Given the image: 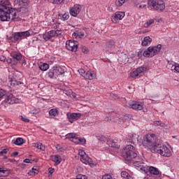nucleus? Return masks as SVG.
<instances>
[{
	"label": "nucleus",
	"instance_id": "ddd939ff",
	"mask_svg": "<svg viewBox=\"0 0 179 179\" xmlns=\"http://www.w3.org/2000/svg\"><path fill=\"white\" fill-rule=\"evenodd\" d=\"M129 107L133 110H138L141 111V110H143V103L140 101H133L129 103Z\"/></svg>",
	"mask_w": 179,
	"mask_h": 179
},
{
	"label": "nucleus",
	"instance_id": "2f4dec72",
	"mask_svg": "<svg viewBox=\"0 0 179 179\" xmlns=\"http://www.w3.org/2000/svg\"><path fill=\"white\" fill-rule=\"evenodd\" d=\"M20 5L22 6V8H27V6H29V1L26 0H22L20 1Z\"/></svg>",
	"mask_w": 179,
	"mask_h": 179
},
{
	"label": "nucleus",
	"instance_id": "a19ab883",
	"mask_svg": "<svg viewBox=\"0 0 179 179\" xmlns=\"http://www.w3.org/2000/svg\"><path fill=\"white\" fill-rule=\"evenodd\" d=\"M78 72H79L80 75H81V76H83V78L85 77V75L86 74V71H85V69H80L78 70Z\"/></svg>",
	"mask_w": 179,
	"mask_h": 179
},
{
	"label": "nucleus",
	"instance_id": "8fccbe9b",
	"mask_svg": "<svg viewBox=\"0 0 179 179\" xmlns=\"http://www.w3.org/2000/svg\"><path fill=\"white\" fill-rule=\"evenodd\" d=\"M21 120L24 122H30V120L27 119L26 117H23V116H21Z\"/></svg>",
	"mask_w": 179,
	"mask_h": 179
},
{
	"label": "nucleus",
	"instance_id": "7ed1b4c3",
	"mask_svg": "<svg viewBox=\"0 0 179 179\" xmlns=\"http://www.w3.org/2000/svg\"><path fill=\"white\" fill-rule=\"evenodd\" d=\"M122 156L126 162L133 163L135 167H138V169L140 168V170H143L145 173H147L146 168L142 166L143 163L141 161H135L138 154H136V150H135V147H134V145H127L126 147H124L122 150Z\"/></svg>",
	"mask_w": 179,
	"mask_h": 179
},
{
	"label": "nucleus",
	"instance_id": "49530a36",
	"mask_svg": "<svg viewBox=\"0 0 179 179\" xmlns=\"http://www.w3.org/2000/svg\"><path fill=\"white\" fill-rule=\"evenodd\" d=\"M71 142H73L74 143H79V138L74 136L73 138L71 140Z\"/></svg>",
	"mask_w": 179,
	"mask_h": 179
},
{
	"label": "nucleus",
	"instance_id": "09e8293b",
	"mask_svg": "<svg viewBox=\"0 0 179 179\" xmlns=\"http://www.w3.org/2000/svg\"><path fill=\"white\" fill-rule=\"evenodd\" d=\"M110 97L112 99H114V100H118V99H120V97H118L117 94H111Z\"/></svg>",
	"mask_w": 179,
	"mask_h": 179
},
{
	"label": "nucleus",
	"instance_id": "338daca9",
	"mask_svg": "<svg viewBox=\"0 0 179 179\" xmlns=\"http://www.w3.org/2000/svg\"><path fill=\"white\" fill-rule=\"evenodd\" d=\"M125 1V2H127V1H128V0H124Z\"/></svg>",
	"mask_w": 179,
	"mask_h": 179
},
{
	"label": "nucleus",
	"instance_id": "37998d69",
	"mask_svg": "<svg viewBox=\"0 0 179 179\" xmlns=\"http://www.w3.org/2000/svg\"><path fill=\"white\" fill-rule=\"evenodd\" d=\"M6 94V91H5L4 90L0 89V99H2V97H3V96H5Z\"/></svg>",
	"mask_w": 179,
	"mask_h": 179
},
{
	"label": "nucleus",
	"instance_id": "20e7f679",
	"mask_svg": "<svg viewBox=\"0 0 179 179\" xmlns=\"http://www.w3.org/2000/svg\"><path fill=\"white\" fill-rule=\"evenodd\" d=\"M162 50V45H157V46H150L144 52L139 51L137 54L138 58H142V56L147 57L148 58H152V57H155V55H157L160 50Z\"/></svg>",
	"mask_w": 179,
	"mask_h": 179
},
{
	"label": "nucleus",
	"instance_id": "39448f33",
	"mask_svg": "<svg viewBox=\"0 0 179 179\" xmlns=\"http://www.w3.org/2000/svg\"><path fill=\"white\" fill-rule=\"evenodd\" d=\"M19 101V99L16 98L13 94L6 95L5 99L0 104L1 110H6L8 105L16 104Z\"/></svg>",
	"mask_w": 179,
	"mask_h": 179
},
{
	"label": "nucleus",
	"instance_id": "9b49d317",
	"mask_svg": "<svg viewBox=\"0 0 179 179\" xmlns=\"http://www.w3.org/2000/svg\"><path fill=\"white\" fill-rule=\"evenodd\" d=\"M22 58V54L15 53L13 55L12 58H9L7 59V62L8 64H11V65H16V64H17V62H19V61H20Z\"/></svg>",
	"mask_w": 179,
	"mask_h": 179
},
{
	"label": "nucleus",
	"instance_id": "e2e57ef3",
	"mask_svg": "<svg viewBox=\"0 0 179 179\" xmlns=\"http://www.w3.org/2000/svg\"><path fill=\"white\" fill-rule=\"evenodd\" d=\"M124 120H127V116H124Z\"/></svg>",
	"mask_w": 179,
	"mask_h": 179
},
{
	"label": "nucleus",
	"instance_id": "a878e982",
	"mask_svg": "<svg viewBox=\"0 0 179 179\" xmlns=\"http://www.w3.org/2000/svg\"><path fill=\"white\" fill-rule=\"evenodd\" d=\"M107 144L108 145V146H110V148H120V145H118V144H117V143L114 142V141L113 140H107Z\"/></svg>",
	"mask_w": 179,
	"mask_h": 179
},
{
	"label": "nucleus",
	"instance_id": "69168bd1",
	"mask_svg": "<svg viewBox=\"0 0 179 179\" xmlns=\"http://www.w3.org/2000/svg\"><path fill=\"white\" fill-rule=\"evenodd\" d=\"M73 34L76 35V33H73Z\"/></svg>",
	"mask_w": 179,
	"mask_h": 179
},
{
	"label": "nucleus",
	"instance_id": "f257e3e1",
	"mask_svg": "<svg viewBox=\"0 0 179 179\" xmlns=\"http://www.w3.org/2000/svg\"><path fill=\"white\" fill-rule=\"evenodd\" d=\"M143 145L145 148L150 149L152 152L159 153L161 156H164L165 157H170L171 156L170 149L167 146L164 145L162 143H160L159 140H156L155 134H147L144 137Z\"/></svg>",
	"mask_w": 179,
	"mask_h": 179
},
{
	"label": "nucleus",
	"instance_id": "5701e85b",
	"mask_svg": "<svg viewBox=\"0 0 179 179\" xmlns=\"http://www.w3.org/2000/svg\"><path fill=\"white\" fill-rule=\"evenodd\" d=\"M51 159H52V161L56 163L57 164H59V163L62 162V159L59 155H54L51 157Z\"/></svg>",
	"mask_w": 179,
	"mask_h": 179
},
{
	"label": "nucleus",
	"instance_id": "473e14b6",
	"mask_svg": "<svg viewBox=\"0 0 179 179\" xmlns=\"http://www.w3.org/2000/svg\"><path fill=\"white\" fill-rule=\"evenodd\" d=\"M57 113H58V110L56 108L51 109L49 111V115H52L53 117H55V115H57Z\"/></svg>",
	"mask_w": 179,
	"mask_h": 179
},
{
	"label": "nucleus",
	"instance_id": "c756f323",
	"mask_svg": "<svg viewBox=\"0 0 179 179\" xmlns=\"http://www.w3.org/2000/svg\"><path fill=\"white\" fill-rule=\"evenodd\" d=\"M23 138H17L15 141L14 143L15 145H17V146H20V145H23Z\"/></svg>",
	"mask_w": 179,
	"mask_h": 179
},
{
	"label": "nucleus",
	"instance_id": "e433bc0d",
	"mask_svg": "<svg viewBox=\"0 0 179 179\" xmlns=\"http://www.w3.org/2000/svg\"><path fill=\"white\" fill-rule=\"evenodd\" d=\"M9 152V149L8 148H3L0 149V156H3L4 155H6Z\"/></svg>",
	"mask_w": 179,
	"mask_h": 179
},
{
	"label": "nucleus",
	"instance_id": "5fc2aeb1",
	"mask_svg": "<svg viewBox=\"0 0 179 179\" xmlns=\"http://www.w3.org/2000/svg\"><path fill=\"white\" fill-rule=\"evenodd\" d=\"M48 171H49L50 174H54L55 169H54L53 168H49Z\"/></svg>",
	"mask_w": 179,
	"mask_h": 179
},
{
	"label": "nucleus",
	"instance_id": "f704fd0d",
	"mask_svg": "<svg viewBox=\"0 0 179 179\" xmlns=\"http://www.w3.org/2000/svg\"><path fill=\"white\" fill-rule=\"evenodd\" d=\"M155 23V20L151 19L147 21V22L144 24L145 27H149L151 24H153Z\"/></svg>",
	"mask_w": 179,
	"mask_h": 179
},
{
	"label": "nucleus",
	"instance_id": "58836bf2",
	"mask_svg": "<svg viewBox=\"0 0 179 179\" xmlns=\"http://www.w3.org/2000/svg\"><path fill=\"white\" fill-rule=\"evenodd\" d=\"M61 19L64 21V22H65V20H68V19H69V13H64L62 16V17H61Z\"/></svg>",
	"mask_w": 179,
	"mask_h": 179
},
{
	"label": "nucleus",
	"instance_id": "dca6fc26",
	"mask_svg": "<svg viewBox=\"0 0 179 179\" xmlns=\"http://www.w3.org/2000/svg\"><path fill=\"white\" fill-rule=\"evenodd\" d=\"M9 40H11L13 43H17V41H20L22 40L20 34L19 32H15L13 34V36L9 38Z\"/></svg>",
	"mask_w": 179,
	"mask_h": 179
},
{
	"label": "nucleus",
	"instance_id": "1a4fd4ad",
	"mask_svg": "<svg viewBox=\"0 0 179 179\" xmlns=\"http://www.w3.org/2000/svg\"><path fill=\"white\" fill-rule=\"evenodd\" d=\"M78 41L69 40L66 41V48L69 51H72L73 52H76L78 51Z\"/></svg>",
	"mask_w": 179,
	"mask_h": 179
},
{
	"label": "nucleus",
	"instance_id": "f8f14e48",
	"mask_svg": "<svg viewBox=\"0 0 179 179\" xmlns=\"http://www.w3.org/2000/svg\"><path fill=\"white\" fill-rule=\"evenodd\" d=\"M82 10V6L79 4H75L73 8H70V15L71 16H73L74 17H76L78 16V13H80V11Z\"/></svg>",
	"mask_w": 179,
	"mask_h": 179
},
{
	"label": "nucleus",
	"instance_id": "052dcab7",
	"mask_svg": "<svg viewBox=\"0 0 179 179\" xmlns=\"http://www.w3.org/2000/svg\"><path fill=\"white\" fill-rule=\"evenodd\" d=\"M99 141H106V137H104V136H101L100 138H99Z\"/></svg>",
	"mask_w": 179,
	"mask_h": 179
},
{
	"label": "nucleus",
	"instance_id": "423d86ee",
	"mask_svg": "<svg viewBox=\"0 0 179 179\" xmlns=\"http://www.w3.org/2000/svg\"><path fill=\"white\" fill-rule=\"evenodd\" d=\"M148 5L151 9L157 10V12H163L166 9V5L162 0H149Z\"/></svg>",
	"mask_w": 179,
	"mask_h": 179
},
{
	"label": "nucleus",
	"instance_id": "de8ad7c7",
	"mask_svg": "<svg viewBox=\"0 0 179 179\" xmlns=\"http://www.w3.org/2000/svg\"><path fill=\"white\" fill-rule=\"evenodd\" d=\"M102 179H113V177H111L110 174H105L102 177Z\"/></svg>",
	"mask_w": 179,
	"mask_h": 179
},
{
	"label": "nucleus",
	"instance_id": "cd10ccee",
	"mask_svg": "<svg viewBox=\"0 0 179 179\" xmlns=\"http://www.w3.org/2000/svg\"><path fill=\"white\" fill-rule=\"evenodd\" d=\"M168 68L169 69H171V71H174V72H178V65L177 64H169L168 65Z\"/></svg>",
	"mask_w": 179,
	"mask_h": 179
},
{
	"label": "nucleus",
	"instance_id": "3c124183",
	"mask_svg": "<svg viewBox=\"0 0 179 179\" xmlns=\"http://www.w3.org/2000/svg\"><path fill=\"white\" fill-rule=\"evenodd\" d=\"M81 145H85V143H86V139L85 138H79V143Z\"/></svg>",
	"mask_w": 179,
	"mask_h": 179
},
{
	"label": "nucleus",
	"instance_id": "0eeeda50",
	"mask_svg": "<svg viewBox=\"0 0 179 179\" xmlns=\"http://www.w3.org/2000/svg\"><path fill=\"white\" fill-rule=\"evenodd\" d=\"M65 73V70L62 69L61 66H53L52 69L49 70L48 73V76L50 79H54V78H57L59 75H64Z\"/></svg>",
	"mask_w": 179,
	"mask_h": 179
},
{
	"label": "nucleus",
	"instance_id": "9d476101",
	"mask_svg": "<svg viewBox=\"0 0 179 179\" xmlns=\"http://www.w3.org/2000/svg\"><path fill=\"white\" fill-rule=\"evenodd\" d=\"M124 16H125L124 12L117 11L111 17V20L113 23H118V21L122 20Z\"/></svg>",
	"mask_w": 179,
	"mask_h": 179
},
{
	"label": "nucleus",
	"instance_id": "c85d7f7f",
	"mask_svg": "<svg viewBox=\"0 0 179 179\" xmlns=\"http://www.w3.org/2000/svg\"><path fill=\"white\" fill-rule=\"evenodd\" d=\"M149 171L151 174H154L155 176H157L159 174V169L153 166L150 167Z\"/></svg>",
	"mask_w": 179,
	"mask_h": 179
},
{
	"label": "nucleus",
	"instance_id": "412c9836",
	"mask_svg": "<svg viewBox=\"0 0 179 179\" xmlns=\"http://www.w3.org/2000/svg\"><path fill=\"white\" fill-rule=\"evenodd\" d=\"M8 82H10V85H13V86H19V85H22V82L11 78L10 76L8 77Z\"/></svg>",
	"mask_w": 179,
	"mask_h": 179
},
{
	"label": "nucleus",
	"instance_id": "bf43d9fd",
	"mask_svg": "<svg viewBox=\"0 0 179 179\" xmlns=\"http://www.w3.org/2000/svg\"><path fill=\"white\" fill-rule=\"evenodd\" d=\"M33 113L34 114H38L40 113V110H34Z\"/></svg>",
	"mask_w": 179,
	"mask_h": 179
},
{
	"label": "nucleus",
	"instance_id": "a18cd8bd",
	"mask_svg": "<svg viewBox=\"0 0 179 179\" xmlns=\"http://www.w3.org/2000/svg\"><path fill=\"white\" fill-rule=\"evenodd\" d=\"M82 52H84V54H87L88 50L85 46H81Z\"/></svg>",
	"mask_w": 179,
	"mask_h": 179
},
{
	"label": "nucleus",
	"instance_id": "c03bdc74",
	"mask_svg": "<svg viewBox=\"0 0 179 179\" xmlns=\"http://www.w3.org/2000/svg\"><path fill=\"white\" fill-rule=\"evenodd\" d=\"M0 173H6L7 174H9V171L5 168H0Z\"/></svg>",
	"mask_w": 179,
	"mask_h": 179
},
{
	"label": "nucleus",
	"instance_id": "864d4df0",
	"mask_svg": "<svg viewBox=\"0 0 179 179\" xmlns=\"http://www.w3.org/2000/svg\"><path fill=\"white\" fill-rule=\"evenodd\" d=\"M0 61H1V62H5V61H6V57H5V56L1 55Z\"/></svg>",
	"mask_w": 179,
	"mask_h": 179
},
{
	"label": "nucleus",
	"instance_id": "0e129e2a",
	"mask_svg": "<svg viewBox=\"0 0 179 179\" xmlns=\"http://www.w3.org/2000/svg\"><path fill=\"white\" fill-rule=\"evenodd\" d=\"M4 159H8V157H4Z\"/></svg>",
	"mask_w": 179,
	"mask_h": 179
},
{
	"label": "nucleus",
	"instance_id": "6ab92c4d",
	"mask_svg": "<svg viewBox=\"0 0 179 179\" xmlns=\"http://www.w3.org/2000/svg\"><path fill=\"white\" fill-rule=\"evenodd\" d=\"M96 78V74L94 73H92V71H86L85 74L84 75L85 79H89L90 80H92V79H94Z\"/></svg>",
	"mask_w": 179,
	"mask_h": 179
},
{
	"label": "nucleus",
	"instance_id": "6e6552de",
	"mask_svg": "<svg viewBox=\"0 0 179 179\" xmlns=\"http://www.w3.org/2000/svg\"><path fill=\"white\" fill-rule=\"evenodd\" d=\"M62 34V31L61 30H51L43 34V38L45 41H48L52 37H58V36H61Z\"/></svg>",
	"mask_w": 179,
	"mask_h": 179
},
{
	"label": "nucleus",
	"instance_id": "603ef678",
	"mask_svg": "<svg viewBox=\"0 0 179 179\" xmlns=\"http://www.w3.org/2000/svg\"><path fill=\"white\" fill-rule=\"evenodd\" d=\"M52 3H56L57 5H59V3H61V2H62V0H53Z\"/></svg>",
	"mask_w": 179,
	"mask_h": 179
},
{
	"label": "nucleus",
	"instance_id": "bb28decb",
	"mask_svg": "<svg viewBox=\"0 0 179 179\" xmlns=\"http://www.w3.org/2000/svg\"><path fill=\"white\" fill-rule=\"evenodd\" d=\"M39 68L41 71H45L48 69V68H50V65L47 63H41Z\"/></svg>",
	"mask_w": 179,
	"mask_h": 179
},
{
	"label": "nucleus",
	"instance_id": "6e6d98bb",
	"mask_svg": "<svg viewBox=\"0 0 179 179\" xmlns=\"http://www.w3.org/2000/svg\"><path fill=\"white\" fill-rule=\"evenodd\" d=\"M32 173H34V175L38 174V171L34 168H32Z\"/></svg>",
	"mask_w": 179,
	"mask_h": 179
},
{
	"label": "nucleus",
	"instance_id": "79ce46f5",
	"mask_svg": "<svg viewBox=\"0 0 179 179\" xmlns=\"http://www.w3.org/2000/svg\"><path fill=\"white\" fill-rule=\"evenodd\" d=\"M78 155L79 156H80V158L85 157V156H86V152H85V151L82 150H78Z\"/></svg>",
	"mask_w": 179,
	"mask_h": 179
},
{
	"label": "nucleus",
	"instance_id": "aec40b11",
	"mask_svg": "<svg viewBox=\"0 0 179 179\" xmlns=\"http://www.w3.org/2000/svg\"><path fill=\"white\" fill-rule=\"evenodd\" d=\"M118 60L120 62H121V64H126L129 61V58L128 57L127 55L124 54L119 57Z\"/></svg>",
	"mask_w": 179,
	"mask_h": 179
},
{
	"label": "nucleus",
	"instance_id": "680f3d73",
	"mask_svg": "<svg viewBox=\"0 0 179 179\" xmlns=\"http://www.w3.org/2000/svg\"><path fill=\"white\" fill-rule=\"evenodd\" d=\"M73 97L75 99L76 97V95L75 94H73Z\"/></svg>",
	"mask_w": 179,
	"mask_h": 179
},
{
	"label": "nucleus",
	"instance_id": "c9c22d12",
	"mask_svg": "<svg viewBox=\"0 0 179 179\" xmlns=\"http://www.w3.org/2000/svg\"><path fill=\"white\" fill-rule=\"evenodd\" d=\"M147 68L143 66H141L138 68H137L136 70H137V72L138 73H142V72H145V71H146Z\"/></svg>",
	"mask_w": 179,
	"mask_h": 179
},
{
	"label": "nucleus",
	"instance_id": "b1692460",
	"mask_svg": "<svg viewBox=\"0 0 179 179\" xmlns=\"http://www.w3.org/2000/svg\"><path fill=\"white\" fill-rule=\"evenodd\" d=\"M114 47H115V42H114V41H110L106 45V51H110V50H112Z\"/></svg>",
	"mask_w": 179,
	"mask_h": 179
},
{
	"label": "nucleus",
	"instance_id": "f3484780",
	"mask_svg": "<svg viewBox=\"0 0 179 179\" xmlns=\"http://www.w3.org/2000/svg\"><path fill=\"white\" fill-rule=\"evenodd\" d=\"M80 161L82 163H84V164H90V166L93 164L92 158L89 157L87 155H85L84 157H81Z\"/></svg>",
	"mask_w": 179,
	"mask_h": 179
},
{
	"label": "nucleus",
	"instance_id": "a211bd4d",
	"mask_svg": "<svg viewBox=\"0 0 179 179\" xmlns=\"http://www.w3.org/2000/svg\"><path fill=\"white\" fill-rule=\"evenodd\" d=\"M152 43V38L150 36H145L143 40L142 41L141 45L143 47H148V45H150Z\"/></svg>",
	"mask_w": 179,
	"mask_h": 179
},
{
	"label": "nucleus",
	"instance_id": "4be33fe9",
	"mask_svg": "<svg viewBox=\"0 0 179 179\" xmlns=\"http://www.w3.org/2000/svg\"><path fill=\"white\" fill-rule=\"evenodd\" d=\"M19 33L21 37V40H23V38H27V37H30V31H20Z\"/></svg>",
	"mask_w": 179,
	"mask_h": 179
},
{
	"label": "nucleus",
	"instance_id": "4468645a",
	"mask_svg": "<svg viewBox=\"0 0 179 179\" xmlns=\"http://www.w3.org/2000/svg\"><path fill=\"white\" fill-rule=\"evenodd\" d=\"M134 8L138 9V10H142V9H145V8H146V3L144 1L136 0L134 1Z\"/></svg>",
	"mask_w": 179,
	"mask_h": 179
},
{
	"label": "nucleus",
	"instance_id": "393cba45",
	"mask_svg": "<svg viewBox=\"0 0 179 179\" xmlns=\"http://www.w3.org/2000/svg\"><path fill=\"white\" fill-rule=\"evenodd\" d=\"M154 127H161V128H166V124L160 120H156L153 122Z\"/></svg>",
	"mask_w": 179,
	"mask_h": 179
},
{
	"label": "nucleus",
	"instance_id": "7c9ffc66",
	"mask_svg": "<svg viewBox=\"0 0 179 179\" xmlns=\"http://www.w3.org/2000/svg\"><path fill=\"white\" fill-rule=\"evenodd\" d=\"M76 136V134L75 133H69L66 135V139H69L70 141H72L73 138Z\"/></svg>",
	"mask_w": 179,
	"mask_h": 179
},
{
	"label": "nucleus",
	"instance_id": "4d7b16f0",
	"mask_svg": "<svg viewBox=\"0 0 179 179\" xmlns=\"http://www.w3.org/2000/svg\"><path fill=\"white\" fill-rule=\"evenodd\" d=\"M24 163H31V162H30V159H24Z\"/></svg>",
	"mask_w": 179,
	"mask_h": 179
},
{
	"label": "nucleus",
	"instance_id": "f03ea898",
	"mask_svg": "<svg viewBox=\"0 0 179 179\" xmlns=\"http://www.w3.org/2000/svg\"><path fill=\"white\" fill-rule=\"evenodd\" d=\"M10 1L9 0H1L0 2V20L1 22H13L17 21V14L16 9L10 7Z\"/></svg>",
	"mask_w": 179,
	"mask_h": 179
},
{
	"label": "nucleus",
	"instance_id": "72a5a7b5",
	"mask_svg": "<svg viewBox=\"0 0 179 179\" xmlns=\"http://www.w3.org/2000/svg\"><path fill=\"white\" fill-rule=\"evenodd\" d=\"M125 3V0H116L115 5L116 6H122Z\"/></svg>",
	"mask_w": 179,
	"mask_h": 179
},
{
	"label": "nucleus",
	"instance_id": "13d9d810",
	"mask_svg": "<svg viewBox=\"0 0 179 179\" xmlns=\"http://www.w3.org/2000/svg\"><path fill=\"white\" fill-rule=\"evenodd\" d=\"M17 155H19L18 152H14L11 154V156H17Z\"/></svg>",
	"mask_w": 179,
	"mask_h": 179
},
{
	"label": "nucleus",
	"instance_id": "4c0bfd02",
	"mask_svg": "<svg viewBox=\"0 0 179 179\" xmlns=\"http://www.w3.org/2000/svg\"><path fill=\"white\" fill-rule=\"evenodd\" d=\"M136 76H139V73L138 72V70H137V69L133 71L131 73V78H136Z\"/></svg>",
	"mask_w": 179,
	"mask_h": 179
},
{
	"label": "nucleus",
	"instance_id": "ea45409f",
	"mask_svg": "<svg viewBox=\"0 0 179 179\" xmlns=\"http://www.w3.org/2000/svg\"><path fill=\"white\" fill-rule=\"evenodd\" d=\"M37 149H39L40 150H45V147L43 145V143H38L36 145Z\"/></svg>",
	"mask_w": 179,
	"mask_h": 179
},
{
	"label": "nucleus",
	"instance_id": "774afa93",
	"mask_svg": "<svg viewBox=\"0 0 179 179\" xmlns=\"http://www.w3.org/2000/svg\"><path fill=\"white\" fill-rule=\"evenodd\" d=\"M28 174H30V172H29Z\"/></svg>",
	"mask_w": 179,
	"mask_h": 179
},
{
	"label": "nucleus",
	"instance_id": "2eb2a0df",
	"mask_svg": "<svg viewBox=\"0 0 179 179\" xmlns=\"http://www.w3.org/2000/svg\"><path fill=\"white\" fill-rule=\"evenodd\" d=\"M80 113H71L70 115H68V119L69 122H73V121H76L77 120H79L81 117Z\"/></svg>",
	"mask_w": 179,
	"mask_h": 179
}]
</instances>
